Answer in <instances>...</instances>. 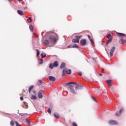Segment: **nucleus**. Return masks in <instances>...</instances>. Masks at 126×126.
I'll list each match as a JSON object with an SVG mask.
<instances>
[{
    "instance_id": "f257e3e1",
    "label": "nucleus",
    "mask_w": 126,
    "mask_h": 126,
    "mask_svg": "<svg viewBox=\"0 0 126 126\" xmlns=\"http://www.w3.org/2000/svg\"><path fill=\"white\" fill-rule=\"evenodd\" d=\"M71 84H74L75 85H77V83L76 82H70V83H66V86H67V89L68 90H70V92H71V93H73V94H76V93H75V91L73 89L74 88V86L71 85Z\"/></svg>"
},
{
    "instance_id": "f03ea898",
    "label": "nucleus",
    "mask_w": 126,
    "mask_h": 126,
    "mask_svg": "<svg viewBox=\"0 0 126 126\" xmlns=\"http://www.w3.org/2000/svg\"><path fill=\"white\" fill-rule=\"evenodd\" d=\"M58 37V34L55 32L51 33V35L49 37V40L52 43H55L57 41L56 37Z\"/></svg>"
},
{
    "instance_id": "7ed1b4c3",
    "label": "nucleus",
    "mask_w": 126,
    "mask_h": 126,
    "mask_svg": "<svg viewBox=\"0 0 126 126\" xmlns=\"http://www.w3.org/2000/svg\"><path fill=\"white\" fill-rule=\"evenodd\" d=\"M71 74V70L67 69L66 68H64L63 70V75H65V74Z\"/></svg>"
},
{
    "instance_id": "20e7f679",
    "label": "nucleus",
    "mask_w": 126,
    "mask_h": 126,
    "mask_svg": "<svg viewBox=\"0 0 126 126\" xmlns=\"http://www.w3.org/2000/svg\"><path fill=\"white\" fill-rule=\"evenodd\" d=\"M115 51H116V47L115 46L112 47L110 49V50H109L110 57H113L114 53H115Z\"/></svg>"
},
{
    "instance_id": "39448f33",
    "label": "nucleus",
    "mask_w": 126,
    "mask_h": 126,
    "mask_svg": "<svg viewBox=\"0 0 126 126\" xmlns=\"http://www.w3.org/2000/svg\"><path fill=\"white\" fill-rule=\"evenodd\" d=\"M87 42V41L86 40V39H82L80 40V44L81 45V46H85Z\"/></svg>"
},
{
    "instance_id": "423d86ee",
    "label": "nucleus",
    "mask_w": 126,
    "mask_h": 126,
    "mask_svg": "<svg viewBox=\"0 0 126 126\" xmlns=\"http://www.w3.org/2000/svg\"><path fill=\"white\" fill-rule=\"evenodd\" d=\"M123 108H122L120 111L116 112V113L115 114V115L116 116V117H120V116H121V114L122 113V112H123Z\"/></svg>"
},
{
    "instance_id": "0eeeda50",
    "label": "nucleus",
    "mask_w": 126,
    "mask_h": 126,
    "mask_svg": "<svg viewBox=\"0 0 126 126\" xmlns=\"http://www.w3.org/2000/svg\"><path fill=\"white\" fill-rule=\"evenodd\" d=\"M110 125H118V122L114 120H111L109 122Z\"/></svg>"
},
{
    "instance_id": "6e6552de",
    "label": "nucleus",
    "mask_w": 126,
    "mask_h": 126,
    "mask_svg": "<svg viewBox=\"0 0 126 126\" xmlns=\"http://www.w3.org/2000/svg\"><path fill=\"white\" fill-rule=\"evenodd\" d=\"M49 79L50 81H53V82L56 81V78H55L54 77H53L52 76H50L49 77Z\"/></svg>"
},
{
    "instance_id": "1a4fd4ad",
    "label": "nucleus",
    "mask_w": 126,
    "mask_h": 126,
    "mask_svg": "<svg viewBox=\"0 0 126 126\" xmlns=\"http://www.w3.org/2000/svg\"><path fill=\"white\" fill-rule=\"evenodd\" d=\"M38 98H43V94H42V91H40L38 93Z\"/></svg>"
},
{
    "instance_id": "9d476101",
    "label": "nucleus",
    "mask_w": 126,
    "mask_h": 126,
    "mask_svg": "<svg viewBox=\"0 0 126 126\" xmlns=\"http://www.w3.org/2000/svg\"><path fill=\"white\" fill-rule=\"evenodd\" d=\"M117 34L118 36H120V37H126V34L121 32H117Z\"/></svg>"
},
{
    "instance_id": "9b49d317",
    "label": "nucleus",
    "mask_w": 126,
    "mask_h": 126,
    "mask_svg": "<svg viewBox=\"0 0 126 126\" xmlns=\"http://www.w3.org/2000/svg\"><path fill=\"white\" fill-rule=\"evenodd\" d=\"M23 107L25 108V109H28V104L26 102H24V105H23Z\"/></svg>"
},
{
    "instance_id": "f8f14e48",
    "label": "nucleus",
    "mask_w": 126,
    "mask_h": 126,
    "mask_svg": "<svg viewBox=\"0 0 126 126\" xmlns=\"http://www.w3.org/2000/svg\"><path fill=\"white\" fill-rule=\"evenodd\" d=\"M64 66H65V64L64 63H62V64L60 65V68L61 69H63V68H64Z\"/></svg>"
},
{
    "instance_id": "ddd939ff",
    "label": "nucleus",
    "mask_w": 126,
    "mask_h": 126,
    "mask_svg": "<svg viewBox=\"0 0 126 126\" xmlns=\"http://www.w3.org/2000/svg\"><path fill=\"white\" fill-rule=\"evenodd\" d=\"M82 88V86L78 85L77 86L75 87V90L77 91V90H78V89H81Z\"/></svg>"
},
{
    "instance_id": "4468645a",
    "label": "nucleus",
    "mask_w": 126,
    "mask_h": 126,
    "mask_svg": "<svg viewBox=\"0 0 126 126\" xmlns=\"http://www.w3.org/2000/svg\"><path fill=\"white\" fill-rule=\"evenodd\" d=\"M72 43H79V39H73L72 40Z\"/></svg>"
},
{
    "instance_id": "2eb2a0df",
    "label": "nucleus",
    "mask_w": 126,
    "mask_h": 126,
    "mask_svg": "<svg viewBox=\"0 0 126 126\" xmlns=\"http://www.w3.org/2000/svg\"><path fill=\"white\" fill-rule=\"evenodd\" d=\"M17 12L19 15H24V13L22 10H18Z\"/></svg>"
},
{
    "instance_id": "dca6fc26",
    "label": "nucleus",
    "mask_w": 126,
    "mask_h": 126,
    "mask_svg": "<svg viewBox=\"0 0 126 126\" xmlns=\"http://www.w3.org/2000/svg\"><path fill=\"white\" fill-rule=\"evenodd\" d=\"M44 45H46V46H47V45H49V41L48 39H46L43 42Z\"/></svg>"
},
{
    "instance_id": "f3484780",
    "label": "nucleus",
    "mask_w": 126,
    "mask_h": 126,
    "mask_svg": "<svg viewBox=\"0 0 126 126\" xmlns=\"http://www.w3.org/2000/svg\"><path fill=\"white\" fill-rule=\"evenodd\" d=\"M52 64H53V65L54 66V67H58V66H59V64L58 63V62H55Z\"/></svg>"
},
{
    "instance_id": "a211bd4d",
    "label": "nucleus",
    "mask_w": 126,
    "mask_h": 126,
    "mask_svg": "<svg viewBox=\"0 0 126 126\" xmlns=\"http://www.w3.org/2000/svg\"><path fill=\"white\" fill-rule=\"evenodd\" d=\"M31 99L32 100H37V96L35 95H32Z\"/></svg>"
},
{
    "instance_id": "6ab92c4d",
    "label": "nucleus",
    "mask_w": 126,
    "mask_h": 126,
    "mask_svg": "<svg viewBox=\"0 0 126 126\" xmlns=\"http://www.w3.org/2000/svg\"><path fill=\"white\" fill-rule=\"evenodd\" d=\"M30 30L32 32H33L34 31V28L33 27V26L30 25Z\"/></svg>"
},
{
    "instance_id": "aec40b11",
    "label": "nucleus",
    "mask_w": 126,
    "mask_h": 126,
    "mask_svg": "<svg viewBox=\"0 0 126 126\" xmlns=\"http://www.w3.org/2000/svg\"><path fill=\"white\" fill-rule=\"evenodd\" d=\"M106 38L108 39H113V37H112V35L110 33L107 35Z\"/></svg>"
},
{
    "instance_id": "412c9836",
    "label": "nucleus",
    "mask_w": 126,
    "mask_h": 126,
    "mask_svg": "<svg viewBox=\"0 0 126 126\" xmlns=\"http://www.w3.org/2000/svg\"><path fill=\"white\" fill-rule=\"evenodd\" d=\"M125 42H126V40L124 39V38H121L120 43H121V44H125Z\"/></svg>"
},
{
    "instance_id": "4be33fe9",
    "label": "nucleus",
    "mask_w": 126,
    "mask_h": 126,
    "mask_svg": "<svg viewBox=\"0 0 126 126\" xmlns=\"http://www.w3.org/2000/svg\"><path fill=\"white\" fill-rule=\"evenodd\" d=\"M34 88V86H31L29 88V93H30L31 92L32 89H33Z\"/></svg>"
},
{
    "instance_id": "5701e85b",
    "label": "nucleus",
    "mask_w": 126,
    "mask_h": 126,
    "mask_svg": "<svg viewBox=\"0 0 126 126\" xmlns=\"http://www.w3.org/2000/svg\"><path fill=\"white\" fill-rule=\"evenodd\" d=\"M25 122L26 123H27L28 125H31V124L30 123V121H29V120H28V119L26 118L25 119Z\"/></svg>"
},
{
    "instance_id": "b1692460",
    "label": "nucleus",
    "mask_w": 126,
    "mask_h": 126,
    "mask_svg": "<svg viewBox=\"0 0 126 126\" xmlns=\"http://www.w3.org/2000/svg\"><path fill=\"white\" fill-rule=\"evenodd\" d=\"M36 53H37L36 57H39V55H40V51L38 49H36Z\"/></svg>"
},
{
    "instance_id": "393cba45",
    "label": "nucleus",
    "mask_w": 126,
    "mask_h": 126,
    "mask_svg": "<svg viewBox=\"0 0 126 126\" xmlns=\"http://www.w3.org/2000/svg\"><path fill=\"white\" fill-rule=\"evenodd\" d=\"M49 67L51 68V69H53L54 67H55V66H54L53 64L52 63L49 65Z\"/></svg>"
},
{
    "instance_id": "a878e982",
    "label": "nucleus",
    "mask_w": 126,
    "mask_h": 126,
    "mask_svg": "<svg viewBox=\"0 0 126 126\" xmlns=\"http://www.w3.org/2000/svg\"><path fill=\"white\" fill-rule=\"evenodd\" d=\"M54 116L55 118H56V119H60V116H59L58 114H54Z\"/></svg>"
},
{
    "instance_id": "bb28decb",
    "label": "nucleus",
    "mask_w": 126,
    "mask_h": 126,
    "mask_svg": "<svg viewBox=\"0 0 126 126\" xmlns=\"http://www.w3.org/2000/svg\"><path fill=\"white\" fill-rule=\"evenodd\" d=\"M112 40H113V38L109 39V40L106 43V46H108V44L109 43H111L112 42Z\"/></svg>"
},
{
    "instance_id": "cd10ccee",
    "label": "nucleus",
    "mask_w": 126,
    "mask_h": 126,
    "mask_svg": "<svg viewBox=\"0 0 126 126\" xmlns=\"http://www.w3.org/2000/svg\"><path fill=\"white\" fill-rule=\"evenodd\" d=\"M72 48H78V45L75 44H74V45H72Z\"/></svg>"
},
{
    "instance_id": "c85d7f7f",
    "label": "nucleus",
    "mask_w": 126,
    "mask_h": 126,
    "mask_svg": "<svg viewBox=\"0 0 126 126\" xmlns=\"http://www.w3.org/2000/svg\"><path fill=\"white\" fill-rule=\"evenodd\" d=\"M27 20H28V22H30V23H31V22H32V19L31 18V17L28 18Z\"/></svg>"
},
{
    "instance_id": "c756f323",
    "label": "nucleus",
    "mask_w": 126,
    "mask_h": 126,
    "mask_svg": "<svg viewBox=\"0 0 126 126\" xmlns=\"http://www.w3.org/2000/svg\"><path fill=\"white\" fill-rule=\"evenodd\" d=\"M43 62H44V60L42 59H40L39 64H42L43 63Z\"/></svg>"
},
{
    "instance_id": "7c9ffc66",
    "label": "nucleus",
    "mask_w": 126,
    "mask_h": 126,
    "mask_svg": "<svg viewBox=\"0 0 126 126\" xmlns=\"http://www.w3.org/2000/svg\"><path fill=\"white\" fill-rule=\"evenodd\" d=\"M10 126H14V121H11L10 122Z\"/></svg>"
},
{
    "instance_id": "2f4dec72",
    "label": "nucleus",
    "mask_w": 126,
    "mask_h": 126,
    "mask_svg": "<svg viewBox=\"0 0 126 126\" xmlns=\"http://www.w3.org/2000/svg\"><path fill=\"white\" fill-rule=\"evenodd\" d=\"M75 38H77V39H80V38H81V35H76L75 36Z\"/></svg>"
},
{
    "instance_id": "473e14b6",
    "label": "nucleus",
    "mask_w": 126,
    "mask_h": 126,
    "mask_svg": "<svg viewBox=\"0 0 126 126\" xmlns=\"http://www.w3.org/2000/svg\"><path fill=\"white\" fill-rule=\"evenodd\" d=\"M42 59H44V58H46V55H43V53L41 54Z\"/></svg>"
},
{
    "instance_id": "72a5a7b5",
    "label": "nucleus",
    "mask_w": 126,
    "mask_h": 126,
    "mask_svg": "<svg viewBox=\"0 0 126 126\" xmlns=\"http://www.w3.org/2000/svg\"><path fill=\"white\" fill-rule=\"evenodd\" d=\"M48 113H49V114H52V111H51V108H48Z\"/></svg>"
},
{
    "instance_id": "f704fd0d",
    "label": "nucleus",
    "mask_w": 126,
    "mask_h": 126,
    "mask_svg": "<svg viewBox=\"0 0 126 126\" xmlns=\"http://www.w3.org/2000/svg\"><path fill=\"white\" fill-rule=\"evenodd\" d=\"M112 80H108L106 82H107V83H111V82H112Z\"/></svg>"
},
{
    "instance_id": "c9c22d12",
    "label": "nucleus",
    "mask_w": 126,
    "mask_h": 126,
    "mask_svg": "<svg viewBox=\"0 0 126 126\" xmlns=\"http://www.w3.org/2000/svg\"><path fill=\"white\" fill-rule=\"evenodd\" d=\"M72 126H77V124H76V123H72Z\"/></svg>"
},
{
    "instance_id": "e433bc0d",
    "label": "nucleus",
    "mask_w": 126,
    "mask_h": 126,
    "mask_svg": "<svg viewBox=\"0 0 126 126\" xmlns=\"http://www.w3.org/2000/svg\"><path fill=\"white\" fill-rule=\"evenodd\" d=\"M16 126H20V125L17 123V122H15Z\"/></svg>"
},
{
    "instance_id": "4c0bfd02",
    "label": "nucleus",
    "mask_w": 126,
    "mask_h": 126,
    "mask_svg": "<svg viewBox=\"0 0 126 126\" xmlns=\"http://www.w3.org/2000/svg\"><path fill=\"white\" fill-rule=\"evenodd\" d=\"M92 98L94 101H95L96 102H97V100L95 98H94L93 96H92Z\"/></svg>"
},
{
    "instance_id": "58836bf2",
    "label": "nucleus",
    "mask_w": 126,
    "mask_h": 126,
    "mask_svg": "<svg viewBox=\"0 0 126 126\" xmlns=\"http://www.w3.org/2000/svg\"><path fill=\"white\" fill-rule=\"evenodd\" d=\"M78 74L80 75V76H81L82 75V73L81 72H78Z\"/></svg>"
},
{
    "instance_id": "ea45409f",
    "label": "nucleus",
    "mask_w": 126,
    "mask_h": 126,
    "mask_svg": "<svg viewBox=\"0 0 126 126\" xmlns=\"http://www.w3.org/2000/svg\"><path fill=\"white\" fill-rule=\"evenodd\" d=\"M88 37L89 40H90V39H92V38H91V36H90V35L88 34Z\"/></svg>"
},
{
    "instance_id": "a19ab883",
    "label": "nucleus",
    "mask_w": 126,
    "mask_h": 126,
    "mask_svg": "<svg viewBox=\"0 0 126 126\" xmlns=\"http://www.w3.org/2000/svg\"><path fill=\"white\" fill-rule=\"evenodd\" d=\"M90 41L91 42V43H94V41H93V39H92V38H91V39H90Z\"/></svg>"
},
{
    "instance_id": "79ce46f5",
    "label": "nucleus",
    "mask_w": 126,
    "mask_h": 126,
    "mask_svg": "<svg viewBox=\"0 0 126 126\" xmlns=\"http://www.w3.org/2000/svg\"><path fill=\"white\" fill-rule=\"evenodd\" d=\"M20 100H21V101H23V96H21V97H20Z\"/></svg>"
},
{
    "instance_id": "37998d69",
    "label": "nucleus",
    "mask_w": 126,
    "mask_h": 126,
    "mask_svg": "<svg viewBox=\"0 0 126 126\" xmlns=\"http://www.w3.org/2000/svg\"><path fill=\"white\" fill-rule=\"evenodd\" d=\"M38 82H39V83H40V84H42V80H38Z\"/></svg>"
},
{
    "instance_id": "c03bdc74",
    "label": "nucleus",
    "mask_w": 126,
    "mask_h": 126,
    "mask_svg": "<svg viewBox=\"0 0 126 126\" xmlns=\"http://www.w3.org/2000/svg\"><path fill=\"white\" fill-rule=\"evenodd\" d=\"M67 48H72V46L71 45H70V46H67Z\"/></svg>"
},
{
    "instance_id": "a18cd8bd",
    "label": "nucleus",
    "mask_w": 126,
    "mask_h": 126,
    "mask_svg": "<svg viewBox=\"0 0 126 126\" xmlns=\"http://www.w3.org/2000/svg\"><path fill=\"white\" fill-rule=\"evenodd\" d=\"M99 75H100V76H102V74L99 73Z\"/></svg>"
},
{
    "instance_id": "49530a36",
    "label": "nucleus",
    "mask_w": 126,
    "mask_h": 126,
    "mask_svg": "<svg viewBox=\"0 0 126 126\" xmlns=\"http://www.w3.org/2000/svg\"><path fill=\"white\" fill-rule=\"evenodd\" d=\"M108 87H109V88L111 87V84H109Z\"/></svg>"
},
{
    "instance_id": "de8ad7c7",
    "label": "nucleus",
    "mask_w": 126,
    "mask_h": 126,
    "mask_svg": "<svg viewBox=\"0 0 126 126\" xmlns=\"http://www.w3.org/2000/svg\"><path fill=\"white\" fill-rule=\"evenodd\" d=\"M18 0V1H22V0Z\"/></svg>"
},
{
    "instance_id": "09e8293b",
    "label": "nucleus",
    "mask_w": 126,
    "mask_h": 126,
    "mask_svg": "<svg viewBox=\"0 0 126 126\" xmlns=\"http://www.w3.org/2000/svg\"><path fill=\"white\" fill-rule=\"evenodd\" d=\"M12 0H8L9 1H12Z\"/></svg>"
},
{
    "instance_id": "8fccbe9b",
    "label": "nucleus",
    "mask_w": 126,
    "mask_h": 126,
    "mask_svg": "<svg viewBox=\"0 0 126 126\" xmlns=\"http://www.w3.org/2000/svg\"><path fill=\"white\" fill-rule=\"evenodd\" d=\"M104 71V69L102 70V72H103Z\"/></svg>"
},
{
    "instance_id": "3c124183",
    "label": "nucleus",
    "mask_w": 126,
    "mask_h": 126,
    "mask_svg": "<svg viewBox=\"0 0 126 126\" xmlns=\"http://www.w3.org/2000/svg\"><path fill=\"white\" fill-rule=\"evenodd\" d=\"M33 93H35V92H33Z\"/></svg>"
},
{
    "instance_id": "603ef678",
    "label": "nucleus",
    "mask_w": 126,
    "mask_h": 126,
    "mask_svg": "<svg viewBox=\"0 0 126 126\" xmlns=\"http://www.w3.org/2000/svg\"><path fill=\"white\" fill-rule=\"evenodd\" d=\"M107 54H108V51L107 52Z\"/></svg>"
}]
</instances>
